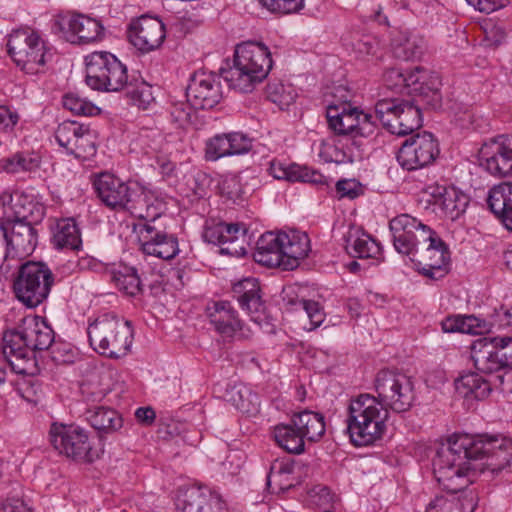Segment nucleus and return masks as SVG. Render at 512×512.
<instances>
[{
    "instance_id": "obj_1",
    "label": "nucleus",
    "mask_w": 512,
    "mask_h": 512,
    "mask_svg": "<svg viewBox=\"0 0 512 512\" xmlns=\"http://www.w3.org/2000/svg\"><path fill=\"white\" fill-rule=\"evenodd\" d=\"M511 460V438L489 434H454L448 446L439 449L433 459L435 478L450 495L436 496L429 502L426 512L458 509V506H454V494L473 482L477 470L498 473L509 466Z\"/></svg>"
},
{
    "instance_id": "obj_2",
    "label": "nucleus",
    "mask_w": 512,
    "mask_h": 512,
    "mask_svg": "<svg viewBox=\"0 0 512 512\" xmlns=\"http://www.w3.org/2000/svg\"><path fill=\"white\" fill-rule=\"evenodd\" d=\"M54 342V331L39 316L25 317L17 329L3 335V351L6 355H16V362L10 369L16 374L30 373L35 351L47 350Z\"/></svg>"
},
{
    "instance_id": "obj_3",
    "label": "nucleus",
    "mask_w": 512,
    "mask_h": 512,
    "mask_svg": "<svg viewBox=\"0 0 512 512\" xmlns=\"http://www.w3.org/2000/svg\"><path fill=\"white\" fill-rule=\"evenodd\" d=\"M387 409L374 395L363 393L350 398L346 409L347 433L355 446H368L385 431Z\"/></svg>"
},
{
    "instance_id": "obj_4",
    "label": "nucleus",
    "mask_w": 512,
    "mask_h": 512,
    "mask_svg": "<svg viewBox=\"0 0 512 512\" xmlns=\"http://www.w3.org/2000/svg\"><path fill=\"white\" fill-rule=\"evenodd\" d=\"M272 68L269 49L257 42H244L236 46L234 65L221 72L230 88L240 92H251L262 82Z\"/></svg>"
},
{
    "instance_id": "obj_5",
    "label": "nucleus",
    "mask_w": 512,
    "mask_h": 512,
    "mask_svg": "<svg viewBox=\"0 0 512 512\" xmlns=\"http://www.w3.org/2000/svg\"><path fill=\"white\" fill-rule=\"evenodd\" d=\"M87 335L93 350L111 359L126 356L133 343L131 323L111 313L89 322Z\"/></svg>"
},
{
    "instance_id": "obj_6",
    "label": "nucleus",
    "mask_w": 512,
    "mask_h": 512,
    "mask_svg": "<svg viewBox=\"0 0 512 512\" xmlns=\"http://www.w3.org/2000/svg\"><path fill=\"white\" fill-rule=\"evenodd\" d=\"M7 47L10 57L27 74L44 72L52 56L40 33L29 27L13 30L8 36Z\"/></svg>"
},
{
    "instance_id": "obj_7",
    "label": "nucleus",
    "mask_w": 512,
    "mask_h": 512,
    "mask_svg": "<svg viewBox=\"0 0 512 512\" xmlns=\"http://www.w3.org/2000/svg\"><path fill=\"white\" fill-rule=\"evenodd\" d=\"M16 265L18 273L13 282L15 297L26 307L36 308L47 299L54 275L42 262L26 261Z\"/></svg>"
},
{
    "instance_id": "obj_8",
    "label": "nucleus",
    "mask_w": 512,
    "mask_h": 512,
    "mask_svg": "<svg viewBox=\"0 0 512 512\" xmlns=\"http://www.w3.org/2000/svg\"><path fill=\"white\" fill-rule=\"evenodd\" d=\"M326 117L329 128L336 135L351 141L357 150L363 146V139L372 136L377 128L370 114L350 104L328 106Z\"/></svg>"
},
{
    "instance_id": "obj_9",
    "label": "nucleus",
    "mask_w": 512,
    "mask_h": 512,
    "mask_svg": "<svg viewBox=\"0 0 512 512\" xmlns=\"http://www.w3.org/2000/svg\"><path fill=\"white\" fill-rule=\"evenodd\" d=\"M85 64L86 83L94 90L118 92L128 84L127 67L110 52L94 51Z\"/></svg>"
},
{
    "instance_id": "obj_10",
    "label": "nucleus",
    "mask_w": 512,
    "mask_h": 512,
    "mask_svg": "<svg viewBox=\"0 0 512 512\" xmlns=\"http://www.w3.org/2000/svg\"><path fill=\"white\" fill-rule=\"evenodd\" d=\"M49 441L59 455L77 463H92L99 458V453L92 448L88 431L78 425L53 423Z\"/></svg>"
},
{
    "instance_id": "obj_11",
    "label": "nucleus",
    "mask_w": 512,
    "mask_h": 512,
    "mask_svg": "<svg viewBox=\"0 0 512 512\" xmlns=\"http://www.w3.org/2000/svg\"><path fill=\"white\" fill-rule=\"evenodd\" d=\"M0 229L6 242V251L0 271L7 275L16 264L22 263L35 250L38 243V232L35 227L21 222L0 221Z\"/></svg>"
},
{
    "instance_id": "obj_12",
    "label": "nucleus",
    "mask_w": 512,
    "mask_h": 512,
    "mask_svg": "<svg viewBox=\"0 0 512 512\" xmlns=\"http://www.w3.org/2000/svg\"><path fill=\"white\" fill-rule=\"evenodd\" d=\"M375 113L383 127L390 133L404 136L412 133L422 125L420 108L417 100H400L386 98L375 104Z\"/></svg>"
},
{
    "instance_id": "obj_13",
    "label": "nucleus",
    "mask_w": 512,
    "mask_h": 512,
    "mask_svg": "<svg viewBox=\"0 0 512 512\" xmlns=\"http://www.w3.org/2000/svg\"><path fill=\"white\" fill-rule=\"evenodd\" d=\"M377 398L386 408L395 412H405L415 399L412 379L404 373L383 369L374 380Z\"/></svg>"
},
{
    "instance_id": "obj_14",
    "label": "nucleus",
    "mask_w": 512,
    "mask_h": 512,
    "mask_svg": "<svg viewBox=\"0 0 512 512\" xmlns=\"http://www.w3.org/2000/svg\"><path fill=\"white\" fill-rule=\"evenodd\" d=\"M52 32L71 44H90L104 37V27L95 18L84 14H58L52 21Z\"/></svg>"
},
{
    "instance_id": "obj_15",
    "label": "nucleus",
    "mask_w": 512,
    "mask_h": 512,
    "mask_svg": "<svg viewBox=\"0 0 512 512\" xmlns=\"http://www.w3.org/2000/svg\"><path fill=\"white\" fill-rule=\"evenodd\" d=\"M440 153L437 139L429 132L417 133L401 145L397 161L408 171L425 168L434 163Z\"/></svg>"
},
{
    "instance_id": "obj_16",
    "label": "nucleus",
    "mask_w": 512,
    "mask_h": 512,
    "mask_svg": "<svg viewBox=\"0 0 512 512\" xmlns=\"http://www.w3.org/2000/svg\"><path fill=\"white\" fill-rule=\"evenodd\" d=\"M411 256L419 272L430 279H441L449 271L450 253L448 247L433 230L427 242L421 243Z\"/></svg>"
},
{
    "instance_id": "obj_17",
    "label": "nucleus",
    "mask_w": 512,
    "mask_h": 512,
    "mask_svg": "<svg viewBox=\"0 0 512 512\" xmlns=\"http://www.w3.org/2000/svg\"><path fill=\"white\" fill-rule=\"evenodd\" d=\"M395 249L404 255H411L432 235V229L409 214H400L389 222Z\"/></svg>"
},
{
    "instance_id": "obj_18",
    "label": "nucleus",
    "mask_w": 512,
    "mask_h": 512,
    "mask_svg": "<svg viewBox=\"0 0 512 512\" xmlns=\"http://www.w3.org/2000/svg\"><path fill=\"white\" fill-rule=\"evenodd\" d=\"M479 164L498 177H512V135H499L484 142L478 152Z\"/></svg>"
},
{
    "instance_id": "obj_19",
    "label": "nucleus",
    "mask_w": 512,
    "mask_h": 512,
    "mask_svg": "<svg viewBox=\"0 0 512 512\" xmlns=\"http://www.w3.org/2000/svg\"><path fill=\"white\" fill-rule=\"evenodd\" d=\"M174 506L179 512L223 511L228 509L222 496L206 486L179 488L174 496Z\"/></svg>"
},
{
    "instance_id": "obj_20",
    "label": "nucleus",
    "mask_w": 512,
    "mask_h": 512,
    "mask_svg": "<svg viewBox=\"0 0 512 512\" xmlns=\"http://www.w3.org/2000/svg\"><path fill=\"white\" fill-rule=\"evenodd\" d=\"M139 242L145 255L171 260L179 253L178 239L155 223H144L139 230Z\"/></svg>"
},
{
    "instance_id": "obj_21",
    "label": "nucleus",
    "mask_w": 512,
    "mask_h": 512,
    "mask_svg": "<svg viewBox=\"0 0 512 512\" xmlns=\"http://www.w3.org/2000/svg\"><path fill=\"white\" fill-rule=\"evenodd\" d=\"M129 42L143 53L159 48L166 37L163 22L155 17L141 16L127 30Z\"/></svg>"
},
{
    "instance_id": "obj_22",
    "label": "nucleus",
    "mask_w": 512,
    "mask_h": 512,
    "mask_svg": "<svg viewBox=\"0 0 512 512\" xmlns=\"http://www.w3.org/2000/svg\"><path fill=\"white\" fill-rule=\"evenodd\" d=\"M245 232L241 224L217 222L206 226L203 237L205 241L219 245L222 253L240 257L246 253L243 246Z\"/></svg>"
},
{
    "instance_id": "obj_23",
    "label": "nucleus",
    "mask_w": 512,
    "mask_h": 512,
    "mask_svg": "<svg viewBox=\"0 0 512 512\" xmlns=\"http://www.w3.org/2000/svg\"><path fill=\"white\" fill-rule=\"evenodd\" d=\"M186 96L195 109H211L222 98L220 81L211 73H195L187 87Z\"/></svg>"
},
{
    "instance_id": "obj_24",
    "label": "nucleus",
    "mask_w": 512,
    "mask_h": 512,
    "mask_svg": "<svg viewBox=\"0 0 512 512\" xmlns=\"http://www.w3.org/2000/svg\"><path fill=\"white\" fill-rule=\"evenodd\" d=\"M166 207V202L161 193L147 187L132 188L131 197L127 201L124 211L145 223H155Z\"/></svg>"
},
{
    "instance_id": "obj_25",
    "label": "nucleus",
    "mask_w": 512,
    "mask_h": 512,
    "mask_svg": "<svg viewBox=\"0 0 512 512\" xmlns=\"http://www.w3.org/2000/svg\"><path fill=\"white\" fill-rule=\"evenodd\" d=\"M233 296L240 307L247 312L251 321L260 327L268 324L266 305L262 299L259 281L256 278H245L233 285Z\"/></svg>"
},
{
    "instance_id": "obj_26",
    "label": "nucleus",
    "mask_w": 512,
    "mask_h": 512,
    "mask_svg": "<svg viewBox=\"0 0 512 512\" xmlns=\"http://www.w3.org/2000/svg\"><path fill=\"white\" fill-rule=\"evenodd\" d=\"M422 190L430 196L428 201L441 212L442 216L450 220L459 218L469 203L468 196L455 187L433 184Z\"/></svg>"
},
{
    "instance_id": "obj_27",
    "label": "nucleus",
    "mask_w": 512,
    "mask_h": 512,
    "mask_svg": "<svg viewBox=\"0 0 512 512\" xmlns=\"http://www.w3.org/2000/svg\"><path fill=\"white\" fill-rule=\"evenodd\" d=\"M100 200L109 208L116 211H124L132 187L110 173H102L94 183Z\"/></svg>"
},
{
    "instance_id": "obj_28",
    "label": "nucleus",
    "mask_w": 512,
    "mask_h": 512,
    "mask_svg": "<svg viewBox=\"0 0 512 512\" xmlns=\"http://www.w3.org/2000/svg\"><path fill=\"white\" fill-rule=\"evenodd\" d=\"M402 93L415 95L427 99L428 103L437 105L441 96L439 92L440 80L437 75L428 76L426 70L416 67L414 70L404 74Z\"/></svg>"
},
{
    "instance_id": "obj_29",
    "label": "nucleus",
    "mask_w": 512,
    "mask_h": 512,
    "mask_svg": "<svg viewBox=\"0 0 512 512\" xmlns=\"http://www.w3.org/2000/svg\"><path fill=\"white\" fill-rule=\"evenodd\" d=\"M471 359L475 368L484 374H494L506 369L495 338L483 337L475 340L471 345Z\"/></svg>"
},
{
    "instance_id": "obj_30",
    "label": "nucleus",
    "mask_w": 512,
    "mask_h": 512,
    "mask_svg": "<svg viewBox=\"0 0 512 512\" xmlns=\"http://www.w3.org/2000/svg\"><path fill=\"white\" fill-rule=\"evenodd\" d=\"M207 316L215 330L225 337H232L242 328L237 311L228 301H215L206 308Z\"/></svg>"
},
{
    "instance_id": "obj_31",
    "label": "nucleus",
    "mask_w": 512,
    "mask_h": 512,
    "mask_svg": "<svg viewBox=\"0 0 512 512\" xmlns=\"http://www.w3.org/2000/svg\"><path fill=\"white\" fill-rule=\"evenodd\" d=\"M310 251V240L306 233L291 230L282 232V259L284 270L296 268L299 261L304 259Z\"/></svg>"
},
{
    "instance_id": "obj_32",
    "label": "nucleus",
    "mask_w": 512,
    "mask_h": 512,
    "mask_svg": "<svg viewBox=\"0 0 512 512\" xmlns=\"http://www.w3.org/2000/svg\"><path fill=\"white\" fill-rule=\"evenodd\" d=\"M254 260L267 267H283L282 259V232H266L257 241Z\"/></svg>"
},
{
    "instance_id": "obj_33",
    "label": "nucleus",
    "mask_w": 512,
    "mask_h": 512,
    "mask_svg": "<svg viewBox=\"0 0 512 512\" xmlns=\"http://www.w3.org/2000/svg\"><path fill=\"white\" fill-rule=\"evenodd\" d=\"M487 204L506 228L512 230V183H501L491 188Z\"/></svg>"
},
{
    "instance_id": "obj_34",
    "label": "nucleus",
    "mask_w": 512,
    "mask_h": 512,
    "mask_svg": "<svg viewBox=\"0 0 512 512\" xmlns=\"http://www.w3.org/2000/svg\"><path fill=\"white\" fill-rule=\"evenodd\" d=\"M271 176L278 180H288L291 182L322 183L323 175L306 166L296 164L286 165L279 160H272L268 168Z\"/></svg>"
},
{
    "instance_id": "obj_35",
    "label": "nucleus",
    "mask_w": 512,
    "mask_h": 512,
    "mask_svg": "<svg viewBox=\"0 0 512 512\" xmlns=\"http://www.w3.org/2000/svg\"><path fill=\"white\" fill-rule=\"evenodd\" d=\"M291 422L304 440L309 442L319 441L325 433L324 416L317 412L304 410L293 415Z\"/></svg>"
},
{
    "instance_id": "obj_36",
    "label": "nucleus",
    "mask_w": 512,
    "mask_h": 512,
    "mask_svg": "<svg viewBox=\"0 0 512 512\" xmlns=\"http://www.w3.org/2000/svg\"><path fill=\"white\" fill-rule=\"evenodd\" d=\"M86 418L90 425L101 434L117 432L123 426L121 415L109 407L100 406L89 409Z\"/></svg>"
},
{
    "instance_id": "obj_37",
    "label": "nucleus",
    "mask_w": 512,
    "mask_h": 512,
    "mask_svg": "<svg viewBox=\"0 0 512 512\" xmlns=\"http://www.w3.org/2000/svg\"><path fill=\"white\" fill-rule=\"evenodd\" d=\"M294 464L290 459H276L267 476V486L272 493H280L294 486Z\"/></svg>"
},
{
    "instance_id": "obj_38",
    "label": "nucleus",
    "mask_w": 512,
    "mask_h": 512,
    "mask_svg": "<svg viewBox=\"0 0 512 512\" xmlns=\"http://www.w3.org/2000/svg\"><path fill=\"white\" fill-rule=\"evenodd\" d=\"M392 50L398 59L406 61L418 59L425 50V41L418 35L400 32L392 40Z\"/></svg>"
},
{
    "instance_id": "obj_39",
    "label": "nucleus",
    "mask_w": 512,
    "mask_h": 512,
    "mask_svg": "<svg viewBox=\"0 0 512 512\" xmlns=\"http://www.w3.org/2000/svg\"><path fill=\"white\" fill-rule=\"evenodd\" d=\"M45 216V207L27 196L18 197L14 204V215L4 221L21 222L35 227Z\"/></svg>"
},
{
    "instance_id": "obj_40",
    "label": "nucleus",
    "mask_w": 512,
    "mask_h": 512,
    "mask_svg": "<svg viewBox=\"0 0 512 512\" xmlns=\"http://www.w3.org/2000/svg\"><path fill=\"white\" fill-rule=\"evenodd\" d=\"M456 391L464 398L481 400L491 392V384L478 373L470 372L455 381Z\"/></svg>"
},
{
    "instance_id": "obj_41",
    "label": "nucleus",
    "mask_w": 512,
    "mask_h": 512,
    "mask_svg": "<svg viewBox=\"0 0 512 512\" xmlns=\"http://www.w3.org/2000/svg\"><path fill=\"white\" fill-rule=\"evenodd\" d=\"M53 243L61 249L78 250L81 247V235L74 219L66 218L57 221L53 232Z\"/></svg>"
},
{
    "instance_id": "obj_42",
    "label": "nucleus",
    "mask_w": 512,
    "mask_h": 512,
    "mask_svg": "<svg viewBox=\"0 0 512 512\" xmlns=\"http://www.w3.org/2000/svg\"><path fill=\"white\" fill-rule=\"evenodd\" d=\"M225 399L238 411L244 414H254L258 411V397L247 386L235 384L225 393Z\"/></svg>"
},
{
    "instance_id": "obj_43",
    "label": "nucleus",
    "mask_w": 512,
    "mask_h": 512,
    "mask_svg": "<svg viewBox=\"0 0 512 512\" xmlns=\"http://www.w3.org/2000/svg\"><path fill=\"white\" fill-rule=\"evenodd\" d=\"M273 436L276 443L291 454H301L305 450V440L292 422L287 425H277Z\"/></svg>"
},
{
    "instance_id": "obj_44",
    "label": "nucleus",
    "mask_w": 512,
    "mask_h": 512,
    "mask_svg": "<svg viewBox=\"0 0 512 512\" xmlns=\"http://www.w3.org/2000/svg\"><path fill=\"white\" fill-rule=\"evenodd\" d=\"M41 157L36 153L17 152L0 160V167L7 173L35 172L40 168Z\"/></svg>"
},
{
    "instance_id": "obj_45",
    "label": "nucleus",
    "mask_w": 512,
    "mask_h": 512,
    "mask_svg": "<svg viewBox=\"0 0 512 512\" xmlns=\"http://www.w3.org/2000/svg\"><path fill=\"white\" fill-rule=\"evenodd\" d=\"M349 253L356 258L372 259L377 262L383 259L382 247L378 241L368 234L357 237L349 246Z\"/></svg>"
},
{
    "instance_id": "obj_46",
    "label": "nucleus",
    "mask_w": 512,
    "mask_h": 512,
    "mask_svg": "<svg viewBox=\"0 0 512 512\" xmlns=\"http://www.w3.org/2000/svg\"><path fill=\"white\" fill-rule=\"evenodd\" d=\"M360 150L352 146L351 141L347 138L338 139L333 145H325L322 154L330 162L337 164L352 163L356 157L359 156Z\"/></svg>"
},
{
    "instance_id": "obj_47",
    "label": "nucleus",
    "mask_w": 512,
    "mask_h": 512,
    "mask_svg": "<svg viewBox=\"0 0 512 512\" xmlns=\"http://www.w3.org/2000/svg\"><path fill=\"white\" fill-rule=\"evenodd\" d=\"M442 329L445 332H460L466 334H481L484 329L482 321L475 316H449L442 322Z\"/></svg>"
},
{
    "instance_id": "obj_48",
    "label": "nucleus",
    "mask_w": 512,
    "mask_h": 512,
    "mask_svg": "<svg viewBox=\"0 0 512 512\" xmlns=\"http://www.w3.org/2000/svg\"><path fill=\"white\" fill-rule=\"evenodd\" d=\"M127 97L130 99L132 105L139 109H148L154 103V95L152 87L143 80L135 79L129 81L125 86Z\"/></svg>"
},
{
    "instance_id": "obj_49",
    "label": "nucleus",
    "mask_w": 512,
    "mask_h": 512,
    "mask_svg": "<svg viewBox=\"0 0 512 512\" xmlns=\"http://www.w3.org/2000/svg\"><path fill=\"white\" fill-rule=\"evenodd\" d=\"M267 97L270 101L285 109L294 103L297 93L291 84H285L280 81L270 82L266 88Z\"/></svg>"
},
{
    "instance_id": "obj_50",
    "label": "nucleus",
    "mask_w": 512,
    "mask_h": 512,
    "mask_svg": "<svg viewBox=\"0 0 512 512\" xmlns=\"http://www.w3.org/2000/svg\"><path fill=\"white\" fill-rule=\"evenodd\" d=\"M116 287L129 296H136L142 291V284L136 269L125 267L113 274Z\"/></svg>"
},
{
    "instance_id": "obj_51",
    "label": "nucleus",
    "mask_w": 512,
    "mask_h": 512,
    "mask_svg": "<svg viewBox=\"0 0 512 512\" xmlns=\"http://www.w3.org/2000/svg\"><path fill=\"white\" fill-rule=\"evenodd\" d=\"M81 131H84V125L76 121H64L58 125L55 131V139L61 147L70 153L78 141Z\"/></svg>"
},
{
    "instance_id": "obj_52",
    "label": "nucleus",
    "mask_w": 512,
    "mask_h": 512,
    "mask_svg": "<svg viewBox=\"0 0 512 512\" xmlns=\"http://www.w3.org/2000/svg\"><path fill=\"white\" fill-rule=\"evenodd\" d=\"M63 107L76 115L94 116L100 113V109L92 102L74 93L64 95Z\"/></svg>"
},
{
    "instance_id": "obj_53",
    "label": "nucleus",
    "mask_w": 512,
    "mask_h": 512,
    "mask_svg": "<svg viewBox=\"0 0 512 512\" xmlns=\"http://www.w3.org/2000/svg\"><path fill=\"white\" fill-rule=\"evenodd\" d=\"M194 106L190 102L179 101L171 105L170 122L176 129H186L192 123Z\"/></svg>"
},
{
    "instance_id": "obj_54",
    "label": "nucleus",
    "mask_w": 512,
    "mask_h": 512,
    "mask_svg": "<svg viewBox=\"0 0 512 512\" xmlns=\"http://www.w3.org/2000/svg\"><path fill=\"white\" fill-rule=\"evenodd\" d=\"M232 156L229 140L226 133L216 134L209 138L205 144V158L208 161H216L223 157Z\"/></svg>"
},
{
    "instance_id": "obj_55",
    "label": "nucleus",
    "mask_w": 512,
    "mask_h": 512,
    "mask_svg": "<svg viewBox=\"0 0 512 512\" xmlns=\"http://www.w3.org/2000/svg\"><path fill=\"white\" fill-rule=\"evenodd\" d=\"M95 137L88 127L84 126L78 141L73 146L70 154L81 160H88L96 154Z\"/></svg>"
},
{
    "instance_id": "obj_56",
    "label": "nucleus",
    "mask_w": 512,
    "mask_h": 512,
    "mask_svg": "<svg viewBox=\"0 0 512 512\" xmlns=\"http://www.w3.org/2000/svg\"><path fill=\"white\" fill-rule=\"evenodd\" d=\"M312 502L320 512H333L340 508L338 497L328 487H320L313 491Z\"/></svg>"
},
{
    "instance_id": "obj_57",
    "label": "nucleus",
    "mask_w": 512,
    "mask_h": 512,
    "mask_svg": "<svg viewBox=\"0 0 512 512\" xmlns=\"http://www.w3.org/2000/svg\"><path fill=\"white\" fill-rule=\"evenodd\" d=\"M267 10L279 14L297 13L304 7L305 0H258Z\"/></svg>"
},
{
    "instance_id": "obj_58",
    "label": "nucleus",
    "mask_w": 512,
    "mask_h": 512,
    "mask_svg": "<svg viewBox=\"0 0 512 512\" xmlns=\"http://www.w3.org/2000/svg\"><path fill=\"white\" fill-rule=\"evenodd\" d=\"M299 304L302 306L310 320V327L307 328L308 330L316 329L323 323L325 319V313L318 302L303 299L299 302Z\"/></svg>"
},
{
    "instance_id": "obj_59",
    "label": "nucleus",
    "mask_w": 512,
    "mask_h": 512,
    "mask_svg": "<svg viewBox=\"0 0 512 512\" xmlns=\"http://www.w3.org/2000/svg\"><path fill=\"white\" fill-rule=\"evenodd\" d=\"M32 509L29 503L18 493H9L2 498L0 503L2 512H31Z\"/></svg>"
},
{
    "instance_id": "obj_60",
    "label": "nucleus",
    "mask_w": 512,
    "mask_h": 512,
    "mask_svg": "<svg viewBox=\"0 0 512 512\" xmlns=\"http://www.w3.org/2000/svg\"><path fill=\"white\" fill-rule=\"evenodd\" d=\"M232 156L249 152L252 148V139L241 132L226 133Z\"/></svg>"
},
{
    "instance_id": "obj_61",
    "label": "nucleus",
    "mask_w": 512,
    "mask_h": 512,
    "mask_svg": "<svg viewBox=\"0 0 512 512\" xmlns=\"http://www.w3.org/2000/svg\"><path fill=\"white\" fill-rule=\"evenodd\" d=\"M355 51L361 56L380 57V42L373 37H364L354 45Z\"/></svg>"
},
{
    "instance_id": "obj_62",
    "label": "nucleus",
    "mask_w": 512,
    "mask_h": 512,
    "mask_svg": "<svg viewBox=\"0 0 512 512\" xmlns=\"http://www.w3.org/2000/svg\"><path fill=\"white\" fill-rule=\"evenodd\" d=\"M159 138L160 133L157 129L144 128L139 132L136 141L142 147L145 153H149V149L155 150V145Z\"/></svg>"
},
{
    "instance_id": "obj_63",
    "label": "nucleus",
    "mask_w": 512,
    "mask_h": 512,
    "mask_svg": "<svg viewBox=\"0 0 512 512\" xmlns=\"http://www.w3.org/2000/svg\"><path fill=\"white\" fill-rule=\"evenodd\" d=\"M454 506H458L457 510L463 512H474L478 506V496L473 491L464 492L460 496H455Z\"/></svg>"
},
{
    "instance_id": "obj_64",
    "label": "nucleus",
    "mask_w": 512,
    "mask_h": 512,
    "mask_svg": "<svg viewBox=\"0 0 512 512\" xmlns=\"http://www.w3.org/2000/svg\"><path fill=\"white\" fill-rule=\"evenodd\" d=\"M506 368L512 369V337H494Z\"/></svg>"
}]
</instances>
